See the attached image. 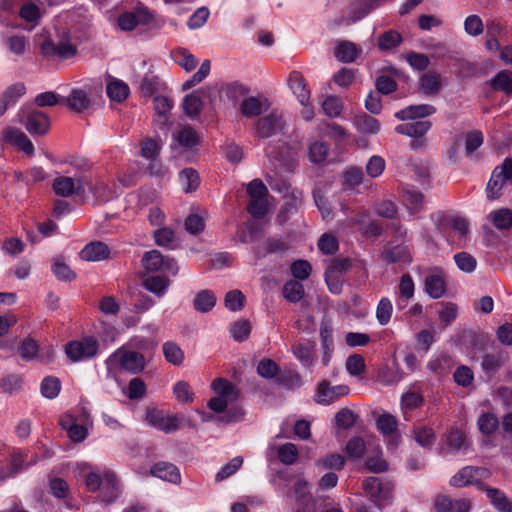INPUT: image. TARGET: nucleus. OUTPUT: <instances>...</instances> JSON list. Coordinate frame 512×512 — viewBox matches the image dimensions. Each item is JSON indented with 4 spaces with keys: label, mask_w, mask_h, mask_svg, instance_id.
<instances>
[{
    "label": "nucleus",
    "mask_w": 512,
    "mask_h": 512,
    "mask_svg": "<svg viewBox=\"0 0 512 512\" xmlns=\"http://www.w3.org/2000/svg\"><path fill=\"white\" fill-rule=\"evenodd\" d=\"M179 180L185 193L196 191L200 184L199 174L192 168L182 170L179 174Z\"/></svg>",
    "instance_id": "36"
},
{
    "label": "nucleus",
    "mask_w": 512,
    "mask_h": 512,
    "mask_svg": "<svg viewBox=\"0 0 512 512\" xmlns=\"http://www.w3.org/2000/svg\"><path fill=\"white\" fill-rule=\"evenodd\" d=\"M442 89L441 77L435 72L424 73L419 79V90L426 96H435Z\"/></svg>",
    "instance_id": "23"
},
{
    "label": "nucleus",
    "mask_w": 512,
    "mask_h": 512,
    "mask_svg": "<svg viewBox=\"0 0 512 512\" xmlns=\"http://www.w3.org/2000/svg\"><path fill=\"white\" fill-rule=\"evenodd\" d=\"M26 93V86L23 82H16L6 88L2 94V114L8 108L14 106Z\"/></svg>",
    "instance_id": "24"
},
{
    "label": "nucleus",
    "mask_w": 512,
    "mask_h": 512,
    "mask_svg": "<svg viewBox=\"0 0 512 512\" xmlns=\"http://www.w3.org/2000/svg\"><path fill=\"white\" fill-rule=\"evenodd\" d=\"M365 493L379 508L387 505L392 496V485L390 482H382L378 477H368L363 482Z\"/></svg>",
    "instance_id": "4"
},
{
    "label": "nucleus",
    "mask_w": 512,
    "mask_h": 512,
    "mask_svg": "<svg viewBox=\"0 0 512 512\" xmlns=\"http://www.w3.org/2000/svg\"><path fill=\"white\" fill-rule=\"evenodd\" d=\"M106 363L110 368L119 367L132 374H137L145 368V359L141 353L125 349H118L112 353Z\"/></svg>",
    "instance_id": "2"
},
{
    "label": "nucleus",
    "mask_w": 512,
    "mask_h": 512,
    "mask_svg": "<svg viewBox=\"0 0 512 512\" xmlns=\"http://www.w3.org/2000/svg\"><path fill=\"white\" fill-rule=\"evenodd\" d=\"M425 291L434 299L442 297L446 291V283L440 274H431L425 279Z\"/></svg>",
    "instance_id": "30"
},
{
    "label": "nucleus",
    "mask_w": 512,
    "mask_h": 512,
    "mask_svg": "<svg viewBox=\"0 0 512 512\" xmlns=\"http://www.w3.org/2000/svg\"><path fill=\"white\" fill-rule=\"evenodd\" d=\"M357 421V415L348 408L339 410L335 415V423L338 427L349 429L354 426Z\"/></svg>",
    "instance_id": "64"
},
{
    "label": "nucleus",
    "mask_w": 512,
    "mask_h": 512,
    "mask_svg": "<svg viewBox=\"0 0 512 512\" xmlns=\"http://www.w3.org/2000/svg\"><path fill=\"white\" fill-rule=\"evenodd\" d=\"M299 452L295 444L285 443L278 448L279 460L286 465L296 462Z\"/></svg>",
    "instance_id": "59"
},
{
    "label": "nucleus",
    "mask_w": 512,
    "mask_h": 512,
    "mask_svg": "<svg viewBox=\"0 0 512 512\" xmlns=\"http://www.w3.org/2000/svg\"><path fill=\"white\" fill-rule=\"evenodd\" d=\"M437 512H469L470 501L467 499H451L440 495L434 503Z\"/></svg>",
    "instance_id": "17"
},
{
    "label": "nucleus",
    "mask_w": 512,
    "mask_h": 512,
    "mask_svg": "<svg viewBox=\"0 0 512 512\" xmlns=\"http://www.w3.org/2000/svg\"><path fill=\"white\" fill-rule=\"evenodd\" d=\"M150 472L153 476L173 484H179L181 482L179 469L169 462H158L154 464Z\"/></svg>",
    "instance_id": "19"
},
{
    "label": "nucleus",
    "mask_w": 512,
    "mask_h": 512,
    "mask_svg": "<svg viewBox=\"0 0 512 512\" xmlns=\"http://www.w3.org/2000/svg\"><path fill=\"white\" fill-rule=\"evenodd\" d=\"M164 260L163 255L158 250H151L144 254L142 264L147 271L155 272L163 268Z\"/></svg>",
    "instance_id": "46"
},
{
    "label": "nucleus",
    "mask_w": 512,
    "mask_h": 512,
    "mask_svg": "<svg viewBox=\"0 0 512 512\" xmlns=\"http://www.w3.org/2000/svg\"><path fill=\"white\" fill-rule=\"evenodd\" d=\"M18 352L25 361H38L41 363L52 361L55 353L52 346L40 347L32 338L23 340L18 347Z\"/></svg>",
    "instance_id": "3"
},
{
    "label": "nucleus",
    "mask_w": 512,
    "mask_h": 512,
    "mask_svg": "<svg viewBox=\"0 0 512 512\" xmlns=\"http://www.w3.org/2000/svg\"><path fill=\"white\" fill-rule=\"evenodd\" d=\"M487 218L499 230H506L512 226V212L507 208L492 211Z\"/></svg>",
    "instance_id": "35"
},
{
    "label": "nucleus",
    "mask_w": 512,
    "mask_h": 512,
    "mask_svg": "<svg viewBox=\"0 0 512 512\" xmlns=\"http://www.w3.org/2000/svg\"><path fill=\"white\" fill-rule=\"evenodd\" d=\"M2 140L27 156L34 154V145L27 135L18 128H7L2 134Z\"/></svg>",
    "instance_id": "13"
},
{
    "label": "nucleus",
    "mask_w": 512,
    "mask_h": 512,
    "mask_svg": "<svg viewBox=\"0 0 512 512\" xmlns=\"http://www.w3.org/2000/svg\"><path fill=\"white\" fill-rule=\"evenodd\" d=\"M172 58L185 71H192L197 65L196 57L184 48L172 52Z\"/></svg>",
    "instance_id": "41"
},
{
    "label": "nucleus",
    "mask_w": 512,
    "mask_h": 512,
    "mask_svg": "<svg viewBox=\"0 0 512 512\" xmlns=\"http://www.w3.org/2000/svg\"><path fill=\"white\" fill-rule=\"evenodd\" d=\"M402 42L401 35L394 30L383 33L378 40V46L381 50H390L399 46Z\"/></svg>",
    "instance_id": "55"
},
{
    "label": "nucleus",
    "mask_w": 512,
    "mask_h": 512,
    "mask_svg": "<svg viewBox=\"0 0 512 512\" xmlns=\"http://www.w3.org/2000/svg\"><path fill=\"white\" fill-rule=\"evenodd\" d=\"M182 107L185 114L191 118L197 117L203 107V102L199 96V91L193 92L183 99Z\"/></svg>",
    "instance_id": "39"
},
{
    "label": "nucleus",
    "mask_w": 512,
    "mask_h": 512,
    "mask_svg": "<svg viewBox=\"0 0 512 512\" xmlns=\"http://www.w3.org/2000/svg\"><path fill=\"white\" fill-rule=\"evenodd\" d=\"M40 389L45 398L54 399L60 393L61 383L58 378L48 376L42 380Z\"/></svg>",
    "instance_id": "49"
},
{
    "label": "nucleus",
    "mask_w": 512,
    "mask_h": 512,
    "mask_svg": "<svg viewBox=\"0 0 512 512\" xmlns=\"http://www.w3.org/2000/svg\"><path fill=\"white\" fill-rule=\"evenodd\" d=\"M37 462V457L34 456L30 462H25V455L22 452H14L8 464L7 476L13 477L19 472L27 469L32 464Z\"/></svg>",
    "instance_id": "37"
},
{
    "label": "nucleus",
    "mask_w": 512,
    "mask_h": 512,
    "mask_svg": "<svg viewBox=\"0 0 512 512\" xmlns=\"http://www.w3.org/2000/svg\"><path fill=\"white\" fill-rule=\"evenodd\" d=\"M61 426L67 431L69 438L74 442H82L88 435L87 429L84 426L75 423L70 416L61 420Z\"/></svg>",
    "instance_id": "31"
},
{
    "label": "nucleus",
    "mask_w": 512,
    "mask_h": 512,
    "mask_svg": "<svg viewBox=\"0 0 512 512\" xmlns=\"http://www.w3.org/2000/svg\"><path fill=\"white\" fill-rule=\"evenodd\" d=\"M109 249L102 242L87 244L80 252V257L86 261H101L108 257Z\"/></svg>",
    "instance_id": "25"
},
{
    "label": "nucleus",
    "mask_w": 512,
    "mask_h": 512,
    "mask_svg": "<svg viewBox=\"0 0 512 512\" xmlns=\"http://www.w3.org/2000/svg\"><path fill=\"white\" fill-rule=\"evenodd\" d=\"M355 127L361 133L376 134L380 130V123L369 115H361L355 118Z\"/></svg>",
    "instance_id": "45"
},
{
    "label": "nucleus",
    "mask_w": 512,
    "mask_h": 512,
    "mask_svg": "<svg viewBox=\"0 0 512 512\" xmlns=\"http://www.w3.org/2000/svg\"><path fill=\"white\" fill-rule=\"evenodd\" d=\"M484 490L492 505L499 512H512V502L503 491L491 487H485Z\"/></svg>",
    "instance_id": "28"
},
{
    "label": "nucleus",
    "mask_w": 512,
    "mask_h": 512,
    "mask_svg": "<svg viewBox=\"0 0 512 512\" xmlns=\"http://www.w3.org/2000/svg\"><path fill=\"white\" fill-rule=\"evenodd\" d=\"M402 200L411 213H417L423 207L424 196L415 188L407 187L403 190Z\"/></svg>",
    "instance_id": "29"
},
{
    "label": "nucleus",
    "mask_w": 512,
    "mask_h": 512,
    "mask_svg": "<svg viewBox=\"0 0 512 512\" xmlns=\"http://www.w3.org/2000/svg\"><path fill=\"white\" fill-rule=\"evenodd\" d=\"M173 107V102L166 96L158 95L153 98L155 111L154 123L159 128H166L169 124L168 114Z\"/></svg>",
    "instance_id": "16"
},
{
    "label": "nucleus",
    "mask_w": 512,
    "mask_h": 512,
    "mask_svg": "<svg viewBox=\"0 0 512 512\" xmlns=\"http://www.w3.org/2000/svg\"><path fill=\"white\" fill-rule=\"evenodd\" d=\"M211 63L209 60H204L199 67L198 71L192 77L185 81L182 85L183 90H188L202 82L210 73Z\"/></svg>",
    "instance_id": "54"
},
{
    "label": "nucleus",
    "mask_w": 512,
    "mask_h": 512,
    "mask_svg": "<svg viewBox=\"0 0 512 512\" xmlns=\"http://www.w3.org/2000/svg\"><path fill=\"white\" fill-rule=\"evenodd\" d=\"M322 109L326 116L334 118L341 114L343 110V104L340 98L336 96H329L323 101Z\"/></svg>",
    "instance_id": "61"
},
{
    "label": "nucleus",
    "mask_w": 512,
    "mask_h": 512,
    "mask_svg": "<svg viewBox=\"0 0 512 512\" xmlns=\"http://www.w3.org/2000/svg\"><path fill=\"white\" fill-rule=\"evenodd\" d=\"M283 212L285 214H292L298 210L302 204V192L298 189L290 191L284 197Z\"/></svg>",
    "instance_id": "57"
},
{
    "label": "nucleus",
    "mask_w": 512,
    "mask_h": 512,
    "mask_svg": "<svg viewBox=\"0 0 512 512\" xmlns=\"http://www.w3.org/2000/svg\"><path fill=\"white\" fill-rule=\"evenodd\" d=\"M19 122L23 123L25 129L31 135L44 136L50 129V119L42 111L31 110L27 112L24 120V110L18 112Z\"/></svg>",
    "instance_id": "6"
},
{
    "label": "nucleus",
    "mask_w": 512,
    "mask_h": 512,
    "mask_svg": "<svg viewBox=\"0 0 512 512\" xmlns=\"http://www.w3.org/2000/svg\"><path fill=\"white\" fill-rule=\"evenodd\" d=\"M247 210L252 217L263 218L268 210L267 197L250 198Z\"/></svg>",
    "instance_id": "62"
},
{
    "label": "nucleus",
    "mask_w": 512,
    "mask_h": 512,
    "mask_svg": "<svg viewBox=\"0 0 512 512\" xmlns=\"http://www.w3.org/2000/svg\"><path fill=\"white\" fill-rule=\"evenodd\" d=\"M163 353L166 360L173 365H180L183 362L184 353L181 348L173 342L164 343Z\"/></svg>",
    "instance_id": "56"
},
{
    "label": "nucleus",
    "mask_w": 512,
    "mask_h": 512,
    "mask_svg": "<svg viewBox=\"0 0 512 512\" xmlns=\"http://www.w3.org/2000/svg\"><path fill=\"white\" fill-rule=\"evenodd\" d=\"M489 476V471L482 467L466 466L459 470L451 479L450 485L453 487H464L476 484L478 481Z\"/></svg>",
    "instance_id": "11"
},
{
    "label": "nucleus",
    "mask_w": 512,
    "mask_h": 512,
    "mask_svg": "<svg viewBox=\"0 0 512 512\" xmlns=\"http://www.w3.org/2000/svg\"><path fill=\"white\" fill-rule=\"evenodd\" d=\"M442 309L438 312V318L444 327L449 326L458 316V306L455 303H441Z\"/></svg>",
    "instance_id": "58"
},
{
    "label": "nucleus",
    "mask_w": 512,
    "mask_h": 512,
    "mask_svg": "<svg viewBox=\"0 0 512 512\" xmlns=\"http://www.w3.org/2000/svg\"><path fill=\"white\" fill-rule=\"evenodd\" d=\"M265 109V102L254 96L244 99L241 103L242 114L249 118L259 116Z\"/></svg>",
    "instance_id": "38"
},
{
    "label": "nucleus",
    "mask_w": 512,
    "mask_h": 512,
    "mask_svg": "<svg viewBox=\"0 0 512 512\" xmlns=\"http://www.w3.org/2000/svg\"><path fill=\"white\" fill-rule=\"evenodd\" d=\"M329 155V147L325 142L314 141L308 147L309 160L312 163H323Z\"/></svg>",
    "instance_id": "44"
},
{
    "label": "nucleus",
    "mask_w": 512,
    "mask_h": 512,
    "mask_svg": "<svg viewBox=\"0 0 512 512\" xmlns=\"http://www.w3.org/2000/svg\"><path fill=\"white\" fill-rule=\"evenodd\" d=\"M429 120H419L409 123L399 124L395 127L398 134L406 135L411 138H422L431 128Z\"/></svg>",
    "instance_id": "21"
},
{
    "label": "nucleus",
    "mask_w": 512,
    "mask_h": 512,
    "mask_svg": "<svg viewBox=\"0 0 512 512\" xmlns=\"http://www.w3.org/2000/svg\"><path fill=\"white\" fill-rule=\"evenodd\" d=\"M415 441L424 448H429L435 441V433L432 428L421 426L413 430Z\"/></svg>",
    "instance_id": "51"
},
{
    "label": "nucleus",
    "mask_w": 512,
    "mask_h": 512,
    "mask_svg": "<svg viewBox=\"0 0 512 512\" xmlns=\"http://www.w3.org/2000/svg\"><path fill=\"white\" fill-rule=\"evenodd\" d=\"M383 258L387 263L407 262L409 256L405 247L397 245L384 249Z\"/></svg>",
    "instance_id": "53"
},
{
    "label": "nucleus",
    "mask_w": 512,
    "mask_h": 512,
    "mask_svg": "<svg viewBox=\"0 0 512 512\" xmlns=\"http://www.w3.org/2000/svg\"><path fill=\"white\" fill-rule=\"evenodd\" d=\"M7 53L13 57V60H24L30 53V42L27 36L23 34L7 35L5 39Z\"/></svg>",
    "instance_id": "14"
},
{
    "label": "nucleus",
    "mask_w": 512,
    "mask_h": 512,
    "mask_svg": "<svg viewBox=\"0 0 512 512\" xmlns=\"http://www.w3.org/2000/svg\"><path fill=\"white\" fill-rule=\"evenodd\" d=\"M98 341L93 337H84L78 341L67 343L65 352L73 362L83 361L94 357L98 352Z\"/></svg>",
    "instance_id": "5"
},
{
    "label": "nucleus",
    "mask_w": 512,
    "mask_h": 512,
    "mask_svg": "<svg viewBox=\"0 0 512 512\" xmlns=\"http://www.w3.org/2000/svg\"><path fill=\"white\" fill-rule=\"evenodd\" d=\"M53 190L56 195L61 197H69L75 192H80L82 190L81 185L76 182L71 177H57L53 182Z\"/></svg>",
    "instance_id": "26"
},
{
    "label": "nucleus",
    "mask_w": 512,
    "mask_h": 512,
    "mask_svg": "<svg viewBox=\"0 0 512 512\" xmlns=\"http://www.w3.org/2000/svg\"><path fill=\"white\" fill-rule=\"evenodd\" d=\"M436 112V108L429 104H419L408 106L395 113V117L399 120L405 121L415 118H424Z\"/></svg>",
    "instance_id": "22"
},
{
    "label": "nucleus",
    "mask_w": 512,
    "mask_h": 512,
    "mask_svg": "<svg viewBox=\"0 0 512 512\" xmlns=\"http://www.w3.org/2000/svg\"><path fill=\"white\" fill-rule=\"evenodd\" d=\"M288 83L293 94L297 97L301 105H305L310 100V90L307 88L303 75L298 71L290 73Z\"/></svg>",
    "instance_id": "20"
},
{
    "label": "nucleus",
    "mask_w": 512,
    "mask_h": 512,
    "mask_svg": "<svg viewBox=\"0 0 512 512\" xmlns=\"http://www.w3.org/2000/svg\"><path fill=\"white\" fill-rule=\"evenodd\" d=\"M447 444L449 448L456 452L460 450H466L467 441L463 432L460 430H451L446 437Z\"/></svg>",
    "instance_id": "63"
},
{
    "label": "nucleus",
    "mask_w": 512,
    "mask_h": 512,
    "mask_svg": "<svg viewBox=\"0 0 512 512\" xmlns=\"http://www.w3.org/2000/svg\"><path fill=\"white\" fill-rule=\"evenodd\" d=\"M154 239L158 246L174 248L175 247V233L168 227H162L154 232Z\"/></svg>",
    "instance_id": "52"
},
{
    "label": "nucleus",
    "mask_w": 512,
    "mask_h": 512,
    "mask_svg": "<svg viewBox=\"0 0 512 512\" xmlns=\"http://www.w3.org/2000/svg\"><path fill=\"white\" fill-rule=\"evenodd\" d=\"M143 285L146 290L161 298L163 297L170 286V280L165 276L154 275L147 277Z\"/></svg>",
    "instance_id": "27"
},
{
    "label": "nucleus",
    "mask_w": 512,
    "mask_h": 512,
    "mask_svg": "<svg viewBox=\"0 0 512 512\" xmlns=\"http://www.w3.org/2000/svg\"><path fill=\"white\" fill-rule=\"evenodd\" d=\"M141 93L144 96H152L160 91L161 83L159 78L151 73L145 74L140 84Z\"/></svg>",
    "instance_id": "60"
},
{
    "label": "nucleus",
    "mask_w": 512,
    "mask_h": 512,
    "mask_svg": "<svg viewBox=\"0 0 512 512\" xmlns=\"http://www.w3.org/2000/svg\"><path fill=\"white\" fill-rule=\"evenodd\" d=\"M349 391L346 385L331 386L327 380H323L317 385L315 401L320 405H330L340 397L348 395Z\"/></svg>",
    "instance_id": "10"
},
{
    "label": "nucleus",
    "mask_w": 512,
    "mask_h": 512,
    "mask_svg": "<svg viewBox=\"0 0 512 512\" xmlns=\"http://www.w3.org/2000/svg\"><path fill=\"white\" fill-rule=\"evenodd\" d=\"M174 140L180 146L190 148L198 143V135L192 127L184 126L174 134Z\"/></svg>",
    "instance_id": "42"
},
{
    "label": "nucleus",
    "mask_w": 512,
    "mask_h": 512,
    "mask_svg": "<svg viewBox=\"0 0 512 512\" xmlns=\"http://www.w3.org/2000/svg\"><path fill=\"white\" fill-rule=\"evenodd\" d=\"M86 487L92 491L95 492L96 490L103 487L105 488H111L112 494L109 496L103 495V501L106 503H111L114 501L118 496V488H117V479L114 473L107 472L104 474L103 477H101L97 473L90 472L86 475Z\"/></svg>",
    "instance_id": "7"
},
{
    "label": "nucleus",
    "mask_w": 512,
    "mask_h": 512,
    "mask_svg": "<svg viewBox=\"0 0 512 512\" xmlns=\"http://www.w3.org/2000/svg\"><path fill=\"white\" fill-rule=\"evenodd\" d=\"M377 429L386 437H389V445L397 447L400 435L397 431L398 422L397 419L389 414L385 413L378 417L376 421Z\"/></svg>",
    "instance_id": "15"
},
{
    "label": "nucleus",
    "mask_w": 512,
    "mask_h": 512,
    "mask_svg": "<svg viewBox=\"0 0 512 512\" xmlns=\"http://www.w3.org/2000/svg\"><path fill=\"white\" fill-rule=\"evenodd\" d=\"M361 50L352 42H342L335 48V57L344 63L356 60Z\"/></svg>",
    "instance_id": "33"
},
{
    "label": "nucleus",
    "mask_w": 512,
    "mask_h": 512,
    "mask_svg": "<svg viewBox=\"0 0 512 512\" xmlns=\"http://www.w3.org/2000/svg\"><path fill=\"white\" fill-rule=\"evenodd\" d=\"M284 126L285 120L283 115L277 112H271L269 115L257 121L255 129L260 138H268L282 131Z\"/></svg>",
    "instance_id": "12"
},
{
    "label": "nucleus",
    "mask_w": 512,
    "mask_h": 512,
    "mask_svg": "<svg viewBox=\"0 0 512 512\" xmlns=\"http://www.w3.org/2000/svg\"><path fill=\"white\" fill-rule=\"evenodd\" d=\"M152 19L151 11L147 7L141 6L121 14L118 18V25L124 31H131L138 25L149 24Z\"/></svg>",
    "instance_id": "9"
},
{
    "label": "nucleus",
    "mask_w": 512,
    "mask_h": 512,
    "mask_svg": "<svg viewBox=\"0 0 512 512\" xmlns=\"http://www.w3.org/2000/svg\"><path fill=\"white\" fill-rule=\"evenodd\" d=\"M293 355L300 361V363L309 368L314 364L313 349L301 343L292 346Z\"/></svg>",
    "instance_id": "48"
},
{
    "label": "nucleus",
    "mask_w": 512,
    "mask_h": 512,
    "mask_svg": "<svg viewBox=\"0 0 512 512\" xmlns=\"http://www.w3.org/2000/svg\"><path fill=\"white\" fill-rule=\"evenodd\" d=\"M351 260L349 258L334 259L325 271V280L335 278L351 268Z\"/></svg>",
    "instance_id": "47"
},
{
    "label": "nucleus",
    "mask_w": 512,
    "mask_h": 512,
    "mask_svg": "<svg viewBox=\"0 0 512 512\" xmlns=\"http://www.w3.org/2000/svg\"><path fill=\"white\" fill-rule=\"evenodd\" d=\"M106 92L110 100L122 102L128 97L130 91L125 82L114 79L107 84Z\"/></svg>",
    "instance_id": "34"
},
{
    "label": "nucleus",
    "mask_w": 512,
    "mask_h": 512,
    "mask_svg": "<svg viewBox=\"0 0 512 512\" xmlns=\"http://www.w3.org/2000/svg\"><path fill=\"white\" fill-rule=\"evenodd\" d=\"M282 293L286 300L297 303L304 296V287L299 281L289 280L283 285Z\"/></svg>",
    "instance_id": "43"
},
{
    "label": "nucleus",
    "mask_w": 512,
    "mask_h": 512,
    "mask_svg": "<svg viewBox=\"0 0 512 512\" xmlns=\"http://www.w3.org/2000/svg\"><path fill=\"white\" fill-rule=\"evenodd\" d=\"M493 89L502 91L507 95L512 94V72L502 70L498 72L491 80Z\"/></svg>",
    "instance_id": "40"
},
{
    "label": "nucleus",
    "mask_w": 512,
    "mask_h": 512,
    "mask_svg": "<svg viewBox=\"0 0 512 512\" xmlns=\"http://www.w3.org/2000/svg\"><path fill=\"white\" fill-rule=\"evenodd\" d=\"M216 304V297L210 290H201L194 298V309L200 313L210 311Z\"/></svg>",
    "instance_id": "32"
},
{
    "label": "nucleus",
    "mask_w": 512,
    "mask_h": 512,
    "mask_svg": "<svg viewBox=\"0 0 512 512\" xmlns=\"http://www.w3.org/2000/svg\"><path fill=\"white\" fill-rule=\"evenodd\" d=\"M63 102L70 110L77 113L87 110L91 105L88 93L81 88L72 89L70 94L63 99Z\"/></svg>",
    "instance_id": "18"
},
{
    "label": "nucleus",
    "mask_w": 512,
    "mask_h": 512,
    "mask_svg": "<svg viewBox=\"0 0 512 512\" xmlns=\"http://www.w3.org/2000/svg\"><path fill=\"white\" fill-rule=\"evenodd\" d=\"M393 312V305L389 298L383 297L380 299L376 307V318L380 325H387L391 319Z\"/></svg>",
    "instance_id": "50"
},
{
    "label": "nucleus",
    "mask_w": 512,
    "mask_h": 512,
    "mask_svg": "<svg viewBox=\"0 0 512 512\" xmlns=\"http://www.w3.org/2000/svg\"><path fill=\"white\" fill-rule=\"evenodd\" d=\"M144 419L149 425L167 434L176 431L179 427L176 415L166 414L164 411L156 408L147 409Z\"/></svg>",
    "instance_id": "8"
},
{
    "label": "nucleus",
    "mask_w": 512,
    "mask_h": 512,
    "mask_svg": "<svg viewBox=\"0 0 512 512\" xmlns=\"http://www.w3.org/2000/svg\"><path fill=\"white\" fill-rule=\"evenodd\" d=\"M215 397L208 402V407L216 413H223L218 420L223 423H234L242 420L244 411L239 406H232L239 398V390L226 379L218 378L211 385Z\"/></svg>",
    "instance_id": "1"
}]
</instances>
